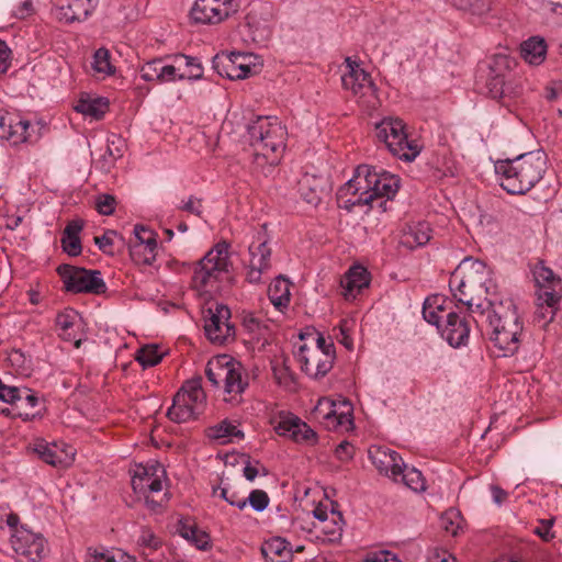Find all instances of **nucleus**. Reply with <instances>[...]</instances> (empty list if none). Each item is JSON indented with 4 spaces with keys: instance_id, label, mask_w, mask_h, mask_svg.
Here are the masks:
<instances>
[{
    "instance_id": "5701e85b",
    "label": "nucleus",
    "mask_w": 562,
    "mask_h": 562,
    "mask_svg": "<svg viewBox=\"0 0 562 562\" xmlns=\"http://www.w3.org/2000/svg\"><path fill=\"white\" fill-rule=\"evenodd\" d=\"M177 66L167 65L161 58L145 63L140 69V78L148 82L167 83L177 81Z\"/></svg>"
},
{
    "instance_id": "2f4dec72",
    "label": "nucleus",
    "mask_w": 562,
    "mask_h": 562,
    "mask_svg": "<svg viewBox=\"0 0 562 562\" xmlns=\"http://www.w3.org/2000/svg\"><path fill=\"white\" fill-rule=\"evenodd\" d=\"M521 57L530 65H540L547 55V44L542 37L532 36L520 45Z\"/></svg>"
},
{
    "instance_id": "7c9ffc66",
    "label": "nucleus",
    "mask_w": 562,
    "mask_h": 562,
    "mask_svg": "<svg viewBox=\"0 0 562 562\" xmlns=\"http://www.w3.org/2000/svg\"><path fill=\"white\" fill-rule=\"evenodd\" d=\"M38 404V397L34 392L26 387V393H21L19 400V408H0V414L12 418L19 417L24 422L32 420L36 417V414L30 413L27 408H34Z\"/></svg>"
},
{
    "instance_id": "6e6d98bb",
    "label": "nucleus",
    "mask_w": 562,
    "mask_h": 562,
    "mask_svg": "<svg viewBox=\"0 0 562 562\" xmlns=\"http://www.w3.org/2000/svg\"><path fill=\"white\" fill-rule=\"evenodd\" d=\"M246 499L247 504L256 512H263L270 503L267 492L262 490H252Z\"/></svg>"
},
{
    "instance_id": "a18cd8bd",
    "label": "nucleus",
    "mask_w": 562,
    "mask_h": 562,
    "mask_svg": "<svg viewBox=\"0 0 562 562\" xmlns=\"http://www.w3.org/2000/svg\"><path fill=\"white\" fill-rule=\"evenodd\" d=\"M459 10L483 15L491 10L492 0H446Z\"/></svg>"
},
{
    "instance_id": "8fccbe9b",
    "label": "nucleus",
    "mask_w": 562,
    "mask_h": 562,
    "mask_svg": "<svg viewBox=\"0 0 562 562\" xmlns=\"http://www.w3.org/2000/svg\"><path fill=\"white\" fill-rule=\"evenodd\" d=\"M288 544L289 543L282 538H273L262 546L261 552L266 558L272 555L280 558H290L291 550L288 549Z\"/></svg>"
},
{
    "instance_id": "052dcab7",
    "label": "nucleus",
    "mask_w": 562,
    "mask_h": 562,
    "mask_svg": "<svg viewBox=\"0 0 562 562\" xmlns=\"http://www.w3.org/2000/svg\"><path fill=\"white\" fill-rule=\"evenodd\" d=\"M179 209L199 217L203 214L202 200L194 195H190L188 201L179 206Z\"/></svg>"
},
{
    "instance_id": "6e6552de",
    "label": "nucleus",
    "mask_w": 562,
    "mask_h": 562,
    "mask_svg": "<svg viewBox=\"0 0 562 562\" xmlns=\"http://www.w3.org/2000/svg\"><path fill=\"white\" fill-rule=\"evenodd\" d=\"M375 136L390 153L404 161H413L420 153L417 142L408 139L405 124L398 117H385L376 123Z\"/></svg>"
},
{
    "instance_id": "37998d69",
    "label": "nucleus",
    "mask_w": 562,
    "mask_h": 562,
    "mask_svg": "<svg viewBox=\"0 0 562 562\" xmlns=\"http://www.w3.org/2000/svg\"><path fill=\"white\" fill-rule=\"evenodd\" d=\"M328 406V411L324 414V417L328 420L335 422V426L349 427L353 424L352 419V407L348 402H344L342 406L346 408L338 413L334 407L335 404L330 402L325 403Z\"/></svg>"
},
{
    "instance_id": "39448f33",
    "label": "nucleus",
    "mask_w": 562,
    "mask_h": 562,
    "mask_svg": "<svg viewBox=\"0 0 562 562\" xmlns=\"http://www.w3.org/2000/svg\"><path fill=\"white\" fill-rule=\"evenodd\" d=\"M532 274L538 288L533 322L546 328L553 321L562 297V281L542 261L536 263Z\"/></svg>"
},
{
    "instance_id": "69168bd1",
    "label": "nucleus",
    "mask_w": 562,
    "mask_h": 562,
    "mask_svg": "<svg viewBox=\"0 0 562 562\" xmlns=\"http://www.w3.org/2000/svg\"><path fill=\"white\" fill-rule=\"evenodd\" d=\"M11 64V49L5 42L0 41V76L5 74Z\"/></svg>"
},
{
    "instance_id": "a211bd4d",
    "label": "nucleus",
    "mask_w": 562,
    "mask_h": 562,
    "mask_svg": "<svg viewBox=\"0 0 562 562\" xmlns=\"http://www.w3.org/2000/svg\"><path fill=\"white\" fill-rule=\"evenodd\" d=\"M274 429L278 435L289 437L299 443L315 445L317 442V434L292 414H282Z\"/></svg>"
},
{
    "instance_id": "dca6fc26",
    "label": "nucleus",
    "mask_w": 562,
    "mask_h": 562,
    "mask_svg": "<svg viewBox=\"0 0 562 562\" xmlns=\"http://www.w3.org/2000/svg\"><path fill=\"white\" fill-rule=\"evenodd\" d=\"M53 15L70 24L86 21L95 10L98 0H54Z\"/></svg>"
},
{
    "instance_id": "79ce46f5",
    "label": "nucleus",
    "mask_w": 562,
    "mask_h": 562,
    "mask_svg": "<svg viewBox=\"0 0 562 562\" xmlns=\"http://www.w3.org/2000/svg\"><path fill=\"white\" fill-rule=\"evenodd\" d=\"M346 184L339 190L340 198L347 196L351 194V198L346 199L340 205L341 209L347 212H352L357 206H369V209H374L372 204V195L363 194V190H360L357 194L352 193V191L345 190Z\"/></svg>"
},
{
    "instance_id": "473e14b6",
    "label": "nucleus",
    "mask_w": 562,
    "mask_h": 562,
    "mask_svg": "<svg viewBox=\"0 0 562 562\" xmlns=\"http://www.w3.org/2000/svg\"><path fill=\"white\" fill-rule=\"evenodd\" d=\"M430 240V228L426 223L409 226L401 237L400 244L407 249H415Z\"/></svg>"
},
{
    "instance_id": "3c124183",
    "label": "nucleus",
    "mask_w": 562,
    "mask_h": 562,
    "mask_svg": "<svg viewBox=\"0 0 562 562\" xmlns=\"http://www.w3.org/2000/svg\"><path fill=\"white\" fill-rule=\"evenodd\" d=\"M342 517L339 512L331 510V520L323 527V532L328 537V541L339 540L342 533Z\"/></svg>"
},
{
    "instance_id": "f03ea898",
    "label": "nucleus",
    "mask_w": 562,
    "mask_h": 562,
    "mask_svg": "<svg viewBox=\"0 0 562 562\" xmlns=\"http://www.w3.org/2000/svg\"><path fill=\"white\" fill-rule=\"evenodd\" d=\"M492 303L485 316L483 318L474 316V322L477 325L487 323L491 329L490 340L504 351V356H512L518 351L519 345L524 341L522 322L510 297L496 296Z\"/></svg>"
},
{
    "instance_id": "774afa93",
    "label": "nucleus",
    "mask_w": 562,
    "mask_h": 562,
    "mask_svg": "<svg viewBox=\"0 0 562 562\" xmlns=\"http://www.w3.org/2000/svg\"><path fill=\"white\" fill-rule=\"evenodd\" d=\"M428 562H456V558L446 550H436L428 557Z\"/></svg>"
},
{
    "instance_id": "bb28decb",
    "label": "nucleus",
    "mask_w": 562,
    "mask_h": 562,
    "mask_svg": "<svg viewBox=\"0 0 562 562\" xmlns=\"http://www.w3.org/2000/svg\"><path fill=\"white\" fill-rule=\"evenodd\" d=\"M56 326L59 329V337L66 341H74L75 347L79 348L81 338L78 337L76 328L80 326V316L72 310L67 308L57 314Z\"/></svg>"
},
{
    "instance_id": "aec40b11",
    "label": "nucleus",
    "mask_w": 562,
    "mask_h": 562,
    "mask_svg": "<svg viewBox=\"0 0 562 562\" xmlns=\"http://www.w3.org/2000/svg\"><path fill=\"white\" fill-rule=\"evenodd\" d=\"M369 458L380 473L397 481L404 461L395 450L385 447H371Z\"/></svg>"
},
{
    "instance_id": "423d86ee",
    "label": "nucleus",
    "mask_w": 562,
    "mask_h": 562,
    "mask_svg": "<svg viewBox=\"0 0 562 562\" xmlns=\"http://www.w3.org/2000/svg\"><path fill=\"white\" fill-rule=\"evenodd\" d=\"M401 186L398 176L382 168L370 165H360L356 168L353 177L346 183V191L357 194L363 190V194L372 195V204L379 198L393 200Z\"/></svg>"
},
{
    "instance_id": "603ef678",
    "label": "nucleus",
    "mask_w": 562,
    "mask_h": 562,
    "mask_svg": "<svg viewBox=\"0 0 562 562\" xmlns=\"http://www.w3.org/2000/svg\"><path fill=\"white\" fill-rule=\"evenodd\" d=\"M137 544L144 550L156 551L162 546V541L149 528L143 527L137 539Z\"/></svg>"
},
{
    "instance_id": "864d4df0",
    "label": "nucleus",
    "mask_w": 562,
    "mask_h": 562,
    "mask_svg": "<svg viewBox=\"0 0 562 562\" xmlns=\"http://www.w3.org/2000/svg\"><path fill=\"white\" fill-rule=\"evenodd\" d=\"M427 302L428 301L425 302L423 308L424 318L440 330L447 312L441 305H437L436 308H434L431 305H427Z\"/></svg>"
},
{
    "instance_id": "4468645a",
    "label": "nucleus",
    "mask_w": 562,
    "mask_h": 562,
    "mask_svg": "<svg viewBox=\"0 0 562 562\" xmlns=\"http://www.w3.org/2000/svg\"><path fill=\"white\" fill-rule=\"evenodd\" d=\"M11 544L20 562H37L47 551L45 539L24 528L12 535Z\"/></svg>"
},
{
    "instance_id": "c85d7f7f",
    "label": "nucleus",
    "mask_w": 562,
    "mask_h": 562,
    "mask_svg": "<svg viewBox=\"0 0 562 562\" xmlns=\"http://www.w3.org/2000/svg\"><path fill=\"white\" fill-rule=\"evenodd\" d=\"M323 179L316 176L304 175L297 186L301 198L313 206H317L324 194Z\"/></svg>"
},
{
    "instance_id": "2eb2a0df",
    "label": "nucleus",
    "mask_w": 562,
    "mask_h": 562,
    "mask_svg": "<svg viewBox=\"0 0 562 562\" xmlns=\"http://www.w3.org/2000/svg\"><path fill=\"white\" fill-rule=\"evenodd\" d=\"M165 469L158 463L136 464L132 473V487L135 493L146 495L162 490Z\"/></svg>"
},
{
    "instance_id": "4c0bfd02",
    "label": "nucleus",
    "mask_w": 562,
    "mask_h": 562,
    "mask_svg": "<svg viewBox=\"0 0 562 562\" xmlns=\"http://www.w3.org/2000/svg\"><path fill=\"white\" fill-rule=\"evenodd\" d=\"M178 392L188 393L186 401L190 403L200 414L202 413L205 405V393L202 389V378L198 376L187 381Z\"/></svg>"
},
{
    "instance_id": "c756f323",
    "label": "nucleus",
    "mask_w": 562,
    "mask_h": 562,
    "mask_svg": "<svg viewBox=\"0 0 562 562\" xmlns=\"http://www.w3.org/2000/svg\"><path fill=\"white\" fill-rule=\"evenodd\" d=\"M188 393L177 392L172 405L168 408L167 416L175 423H186L195 419L200 413L186 401Z\"/></svg>"
},
{
    "instance_id": "bf43d9fd",
    "label": "nucleus",
    "mask_w": 562,
    "mask_h": 562,
    "mask_svg": "<svg viewBox=\"0 0 562 562\" xmlns=\"http://www.w3.org/2000/svg\"><path fill=\"white\" fill-rule=\"evenodd\" d=\"M134 235H135V241L134 243H142L146 245L151 246H158L156 234L150 231L149 228L143 226V225H135L134 227Z\"/></svg>"
},
{
    "instance_id": "5fc2aeb1",
    "label": "nucleus",
    "mask_w": 562,
    "mask_h": 562,
    "mask_svg": "<svg viewBox=\"0 0 562 562\" xmlns=\"http://www.w3.org/2000/svg\"><path fill=\"white\" fill-rule=\"evenodd\" d=\"M213 495L220 496L224 501H226L229 505L237 507L238 509H244L247 506V499L239 498L236 492H229L227 487L216 486L213 487Z\"/></svg>"
},
{
    "instance_id": "a19ab883",
    "label": "nucleus",
    "mask_w": 562,
    "mask_h": 562,
    "mask_svg": "<svg viewBox=\"0 0 562 562\" xmlns=\"http://www.w3.org/2000/svg\"><path fill=\"white\" fill-rule=\"evenodd\" d=\"M157 246L142 243L130 244V255L137 265L151 266L156 260Z\"/></svg>"
},
{
    "instance_id": "0eeeda50",
    "label": "nucleus",
    "mask_w": 562,
    "mask_h": 562,
    "mask_svg": "<svg viewBox=\"0 0 562 562\" xmlns=\"http://www.w3.org/2000/svg\"><path fill=\"white\" fill-rule=\"evenodd\" d=\"M228 248L226 241H220L195 265L192 276V286L195 290L205 291L209 286H214L228 272Z\"/></svg>"
},
{
    "instance_id": "4d7b16f0",
    "label": "nucleus",
    "mask_w": 562,
    "mask_h": 562,
    "mask_svg": "<svg viewBox=\"0 0 562 562\" xmlns=\"http://www.w3.org/2000/svg\"><path fill=\"white\" fill-rule=\"evenodd\" d=\"M114 237L123 239L117 232L106 231L103 235L95 236L94 243L103 254L113 255L112 246L114 244Z\"/></svg>"
},
{
    "instance_id": "09e8293b",
    "label": "nucleus",
    "mask_w": 562,
    "mask_h": 562,
    "mask_svg": "<svg viewBox=\"0 0 562 562\" xmlns=\"http://www.w3.org/2000/svg\"><path fill=\"white\" fill-rule=\"evenodd\" d=\"M162 359L157 346H145L137 351L136 360L144 368H151L158 364Z\"/></svg>"
},
{
    "instance_id": "6ab92c4d",
    "label": "nucleus",
    "mask_w": 562,
    "mask_h": 562,
    "mask_svg": "<svg viewBox=\"0 0 562 562\" xmlns=\"http://www.w3.org/2000/svg\"><path fill=\"white\" fill-rule=\"evenodd\" d=\"M440 334L454 348L465 346L470 336V325L465 317H462L454 311H450L446 313Z\"/></svg>"
},
{
    "instance_id": "a878e982",
    "label": "nucleus",
    "mask_w": 562,
    "mask_h": 562,
    "mask_svg": "<svg viewBox=\"0 0 562 562\" xmlns=\"http://www.w3.org/2000/svg\"><path fill=\"white\" fill-rule=\"evenodd\" d=\"M368 271L360 266L348 270L340 281L342 295L346 300H353L367 286H369Z\"/></svg>"
},
{
    "instance_id": "72a5a7b5",
    "label": "nucleus",
    "mask_w": 562,
    "mask_h": 562,
    "mask_svg": "<svg viewBox=\"0 0 562 562\" xmlns=\"http://www.w3.org/2000/svg\"><path fill=\"white\" fill-rule=\"evenodd\" d=\"M177 531L199 550L205 551L211 548L209 533L200 530L195 525H189L180 520Z\"/></svg>"
},
{
    "instance_id": "9b49d317",
    "label": "nucleus",
    "mask_w": 562,
    "mask_h": 562,
    "mask_svg": "<svg viewBox=\"0 0 562 562\" xmlns=\"http://www.w3.org/2000/svg\"><path fill=\"white\" fill-rule=\"evenodd\" d=\"M266 224L255 234L248 250L250 255L247 280L250 283H260L261 277L271 268V248L268 246Z\"/></svg>"
},
{
    "instance_id": "393cba45",
    "label": "nucleus",
    "mask_w": 562,
    "mask_h": 562,
    "mask_svg": "<svg viewBox=\"0 0 562 562\" xmlns=\"http://www.w3.org/2000/svg\"><path fill=\"white\" fill-rule=\"evenodd\" d=\"M224 378V391L227 394L240 395L249 385L248 373L243 364L231 357V363L226 367Z\"/></svg>"
},
{
    "instance_id": "f8f14e48",
    "label": "nucleus",
    "mask_w": 562,
    "mask_h": 562,
    "mask_svg": "<svg viewBox=\"0 0 562 562\" xmlns=\"http://www.w3.org/2000/svg\"><path fill=\"white\" fill-rule=\"evenodd\" d=\"M335 359V345L327 346V351L312 350L303 345L297 352L302 371L315 380L324 378L331 370Z\"/></svg>"
},
{
    "instance_id": "0e129e2a",
    "label": "nucleus",
    "mask_w": 562,
    "mask_h": 562,
    "mask_svg": "<svg viewBox=\"0 0 562 562\" xmlns=\"http://www.w3.org/2000/svg\"><path fill=\"white\" fill-rule=\"evenodd\" d=\"M353 453H355L353 446L346 440L341 441L335 449V456L340 461L351 460L353 458Z\"/></svg>"
},
{
    "instance_id": "13d9d810",
    "label": "nucleus",
    "mask_w": 562,
    "mask_h": 562,
    "mask_svg": "<svg viewBox=\"0 0 562 562\" xmlns=\"http://www.w3.org/2000/svg\"><path fill=\"white\" fill-rule=\"evenodd\" d=\"M116 200L111 194H100L95 199V209L102 215H112L115 211Z\"/></svg>"
},
{
    "instance_id": "f257e3e1",
    "label": "nucleus",
    "mask_w": 562,
    "mask_h": 562,
    "mask_svg": "<svg viewBox=\"0 0 562 562\" xmlns=\"http://www.w3.org/2000/svg\"><path fill=\"white\" fill-rule=\"evenodd\" d=\"M490 269L485 262L465 258L452 272V282H458L452 294L460 303L467 305L473 317L483 318L492 301L497 296L496 285L488 279Z\"/></svg>"
},
{
    "instance_id": "20e7f679",
    "label": "nucleus",
    "mask_w": 562,
    "mask_h": 562,
    "mask_svg": "<svg viewBox=\"0 0 562 562\" xmlns=\"http://www.w3.org/2000/svg\"><path fill=\"white\" fill-rule=\"evenodd\" d=\"M250 145L270 165L278 164L285 148L288 132L277 117L258 116L247 126Z\"/></svg>"
},
{
    "instance_id": "f704fd0d",
    "label": "nucleus",
    "mask_w": 562,
    "mask_h": 562,
    "mask_svg": "<svg viewBox=\"0 0 562 562\" xmlns=\"http://www.w3.org/2000/svg\"><path fill=\"white\" fill-rule=\"evenodd\" d=\"M75 110L94 120H101L109 110V101L105 98H81L75 105Z\"/></svg>"
},
{
    "instance_id": "1a4fd4ad",
    "label": "nucleus",
    "mask_w": 562,
    "mask_h": 562,
    "mask_svg": "<svg viewBox=\"0 0 562 562\" xmlns=\"http://www.w3.org/2000/svg\"><path fill=\"white\" fill-rule=\"evenodd\" d=\"M57 272L67 292L97 295L106 292V284L99 270H88L86 268L63 263L58 266Z\"/></svg>"
},
{
    "instance_id": "4be33fe9",
    "label": "nucleus",
    "mask_w": 562,
    "mask_h": 562,
    "mask_svg": "<svg viewBox=\"0 0 562 562\" xmlns=\"http://www.w3.org/2000/svg\"><path fill=\"white\" fill-rule=\"evenodd\" d=\"M246 56L240 53H232L229 56H215L213 67L221 75L232 80L245 79L251 74L249 65L240 61Z\"/></svg>"
},
{
    "instance_id": "e433bc0d",
    "label": "nucleus",
    "mask_w": 562,
    "mask_h": 562,
    "mask_svg": "<svg viewBox=\"0 0 562 562\" xmlns=\"http://www.w3.org/2000/svg\"><path fill=\"white\" fill-rule=\"evenodd\" d=\"M231 363V357L221 355L207 361L205 367V375L210 383L218 387L224 381L226 367Z\"/></svg>"
},
{
    "instance_id": "58836bf2",
    "label": "nucleus",
    "mask_w": 562,
    "mask_h": 562,
    "mask_svg": "<svg viewBox=\"0 0 562 562\" xmlns=\"http://www.w3.org/2000/svg\"><path fill=\"white\" fill-rule=\"evenodd\" d=\"M173 61L179 65V67H178L179 69H180V65L182 63L184 64V66L187 68L186 72L179 74L177 71V80H184V79H188V80H199V79H202V77H203V67H202V64L199 60V58L192 57V56H188V55H184V54H178V55H175Z\"/></svg>"
},
{
    "instance_id": "338daca9",
    "label": "nucleus",
    "mask_w": 562,
    "mask_h": 562,
    "mask_svg": "<svg viewBox=\"0 0 562 562\" xmlns=\"http://www.w3.org/2000/svg\"><path fill=\"white\" fill-rule=\"evenodd\" d=\"M553 521L552 520H541L540 526L535 529V532L541 537L544 541H549L553 538V533L551 532Z\"/></svg>"
},
{
    "instance_id": "de8ad7c7",
    "label": "nucleus",
    "mask_w": 562,
    "mask_h": 562,
    "mask_svg": "<svg viewBox=\"0 0 562 562\" xmlns=\"http://www.w3.org/2000/svg\"><path fill=\"white\" fill-rule=\"evenodd\" d=\"M31 123L26 120H14L12 121V128L10 131L11 137L8 138L12 145H19L31 140Z\"/></svg>"
},
{
    "instance_id": "b1692460",
    "label": "nucleus",
    "mask_w": 562,
    "mask_h": 562,
    "mask_svg": "<svg viewBox=\"0 0 562 562\" xmlns=\"http://www.w3.org/2000/svg\"><path fill=\"white\" fill-rule=\"evenodd\" d=\"M509 68V59L506 56H496L488 66V75L486 87L492 98H501L504 95L505 89V71Z\"/></svg>"
},
{
    "instance_id": "49530a36",
    "label": "nucleus",
    "mask_w": 562,
    "mask_h": 562,
    "mask_svg": "<svg viewBox=\"0 0 562 562\" xmlns=\"http://www.w3.org/2000/svg\"><path fill=\"white\" fill-rule=\"evenodd\" d=\"M111 55L106 48H99L95 50L92 60V69L95 74H100L103 77L112 76L115 72V67L111 64Z\"/></svg>"
},
{
    "instance_id": "412c9836",
    "label": "nucleus",
    "mask_w": 562,
    "mask_h": 562,
    "mask_svg": "<svg viewBox=\"0 0 562 562\" xmlns=\"http://www.w3.org/2000/svg\"><path fill=\"white\" fill-rule=\"evenodd\" d=\"M348 72L341 77V82L345 89L351 90L355 94L361 93L366 95L368 93L374 94L375 87L371 80L370 75L364 71L360 65L352 60L350 57L345 59Z\"/></svg>"
},
{
    "instance_id": "7ed1b4c3",
    "label": "nucleus",
    "mask_w": 562,
    "mask_h": 562,
    "mask_svg": "<svg viewBox=\"0 0 562 562\" xmlns=\"http://www.w3.org/2000/svg\"><path fill=\"white\" fill-rule=\"evenodd\" d=\"M547 169V156L543 151H530L515 159L498 160L495 172L502 188L509 194H525L543 177Z\"/></svg>"
},
{
    "instance_id": "f3484780",
    "label": "nucleus",
    "mask_w": 562,
    "mask_h": 562,
    "mask_svg": "<svg viewBox=\"0 0 562 562\" xmlns=\"http://www.w3.org/2000/svg\"><path fill=\"white\" fill-rule=\"evenodd\" d=\"M34 451L45 463L54 468H68L75 460V449L65 442H47L38 440L34 445Z\"/></svg>"
},
{
    "instance_id": "cd10ccee",
    "label": "nucleus",
    "mask_w": 562,
    "mask_h": 562,
    "mask_svg": "<svg viewBox=\"0 0 562 562\" xmlns=\"http://www.w3.org/2000/svg\"><path fill=\"white\" fill-rule=\"evenodd\" d=\"M83 228V222L81 220H72L68 222L63 231L60 244L63 250L71 256L77 257L82 251V245L80 239V233Z\"/></svg>"
},
{
    "instance_id": "ea45409f",
    "label": "nucleus",
    "mask_w": 562,
    "mask_h": 562,
    "mask_svg": "<svg viewBox=\"0 0 562 562\" xmlns=\"http://www.w3.org/2000/svg\"><path fill=\"white\" fill-rule=\"evenodd\" d=\"M207 437L217 440L221 443H226L233 438H244V432L239 430L233 423L225 419L220 424L212 426L207 429Z\"/></svg>"
},
{
    "instance_id": "9d476101",
    "label": "nucleus",
    "mask_w": 562,
    "mask_h": 562,
    "mask_svg": "<svg viewBox=\"0 0 562 562\" xmlns=\"http://www.w3.org/2000/svg\"><path fill=\"white\" fill-rule=\"evenodd\" d=\"M239 0H195L190 18L194 24L217 25L237 13Z\"/></svg>"
},
{
    "instance_id": "c9c22d12",
    "label": "nucleus",
    "mask_w": 562,
    "mask_h": 562,
    "mask_svg": "<svg viewBox=\"0 0 562 562\" xmlns=\"http://www.w3.org/2000/svg\"><path fill=\"white\" fill-rule=\"evenodd\" d=\"M290 283L283 276H279L269 285L268 296L271 303L277 307H285L290 303Z\"/></svg>"
},
{
    "instance_id": "c03bdc74",
    "label": "nucleus",
    "mask_w": 562,
    "mask_h": 562,
    "mask_svg": "<svg viewBox=\"0 0 562 562\" xmlns=\"http://www.w3.org/2000/svg\"><path fill=\"white\" fill-rule=\"evenodd\" d=\"M398 476H401L402 482L414 492H423L426 488L422 472L414 467L408 468L405 462Z\"/></svg>"
},
{
    "instance_id": "e2e57ef3",
    "label": "nucleus",
    "mask_w": 562,
    "mask_h": 562,
    "mask_svg": "<svg viewBox=\"0 0 562 562\" xmlns=\"http://www.w3.org/2000/svg\"><path fill=\"white\" fill-rule=\"evenodd\" d=\"M243 326L250 334H259L265 327L262 322L251 313L244 315Z\"/></svg>"
},
{
    "instance_id": "680f3d73",
    "label": "nucleus",
    "mask_w": 562,
    "mask_h": 562,
    "mask_svg": "<svg viewBox=\"0 0 562 562\" xmlns=\"http://www.w3.org/2000/svg\"><path fill=\"white\" fill-rule=\"evenodd\" d=\"M363 562H401V560L391 551L383 550L368 554Z\"/></svg>"
},
{
    "instance_id": "ddd939ff",
    "label": "nucleus",
    "mask_w": 562,
    "mask_h": 562,
    "mask_svg": "<svg viewBox=\"0 0 562 562\" xmlns=\"http://www.w3.org/2000/svg\"><path fill=\"white\" fill-rule=\"evenodd\" d=\"M204 330L206 337L217 345H223L235 335V327L229 323L231 310L224 304H215V308L207 310Z\"/></svg>"
}]
</instances>
